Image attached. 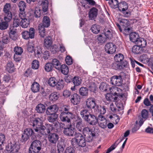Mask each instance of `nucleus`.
Returning <instances> with one entry per match:
<instances>
[{"label": "nucleus", "mask_w": 153, "mask_h": 153, "mask_svg": "<svg viewBox=\"0 0 153 153\" xmlns=\"http://www.w3.org/2000/svg\"><path fill=\"white\" fill-rule=\"evenodd\" d=\"M122 65L121 64V62H117L113 63L112 65V67L115 70H120L122 69Z\"/></svg>", "instance_id": "a18cd8bd"}, {"label": "nucleus", "mask_w": 153, "mask_h": 153, "mask_svg": "<svg viewBox=\"0 0 153 153\" xmlns=\"http://www.w3.org/2000/svg\"><path fill=\"white\" fill-rule=\"evenodd\" d=\"M8 23L6 21L2 22L0 24V29L4 30L7 29L9 26Z\"/></svg>", "instance_id": "8fccbe9b"}, {"label": "nucleus", "mask_w": 153, "mask_h": 153, "mask_svg": "<svg viewBox=\"0 0 153 153\" xmlns=\"http://www.w3.org/2000/svg\"><path fill=\"white\" fill-rule=\"evenodd\" d=\"M16 146L17 145H16V143L15 142H13V143L10 142L6 146V150L9 152H11L14 149H16Z\"/></svg>", "instance_id": "b1692460"}, {"label": "nucleus", "mask_w": 153, "mask_h": 153, "mask_svg": "<svg viewBox=\"0 0 153 153\" xmlns=\"http://www.w3.org/2000/svg\"><path fill=\"white\" fill-rule=\"evenodd\" d=\"M52 65V63H46L45 67V71L48 72L51 71L53 68Z\"/></svg>", "instance_id": "680f3d73"}, {"label": "nucleus", "mask_w": 153, "mask_h": 153, "mask_svg": "<svg viewBox=\"0 0 153 153\" xmlns=\"http://www.w3.org/2000/svg\"><path fill=\"white\" fill-rule=\"evenodd\" d=\"M92 126L96 125L98 122V119L97 117L93 114H89V117L85 121Z\"/></svg>", "instance_id": "ddd939ff"}, {"label": "nucleus", "mask_w": 153, "mask_h": 153, "mask_svg": "<svg viewBox=\"0 0 153 153\" xmlns=\"http://www.w3.org/2000/svg\"><path fill=\"white\" fill-rule=\"evenodd\" d=\"M37 121L40 123L39 125V132L40 137L42 135H46L49 134L51 132L53 129L54 125L49 124H46L45 126L43 125V122L41 119L39 118H36Z\"/></svg>", "instance_id": "f03ea898"}, {"label": "nucleus", "mask_w": 153, "mask_h": 153, "mask_svg": "<svg viewBox=\"0 0 153 153\" xmlns=\"http://www.w3.org/2000/svg\"><path fill=\"white\" fill-rule=\"evenodd\" d=\"M71 143L73 147L75 148L78 146L84 147L86 145V142L85 137L81 133H76L75 137L71 140Z\"/></svg>", "instance_id": "7ed1b4c3"}, {"label": "nucleus", "mask_w": 153, "mask_h": 153, "mask_svg": "<svg viewBox=\"0 0 153 153\" xmlns=\"http://www.w3.org/2000/svg\"><path fill=\"white\" fill-rule=\"evenodd\" d=\"M59 98V94L56 92L51 93L49 97V100L55 102Z\"/></svg>", "instance_id": "c756f323"}, {"label": "nucleus", "mask_w": 153, "mask_h": 153, "mask_svg": "<svg viewBox=\"0 0 153 153\" xmlns=\"http://www.w3.org/2000/svg\"><path fill=\"white\" fill-rule=\"evenodd\" d=\"M42 143L39 140H35L31 143L29 153H39L41 149Z\"/></svg>", "instance_id": "423d86ee"}, {"label": "nucleus", "mask_w": 153, "mask_h": 153, "mask_svg": "<svg viewBox=\"0 0 153 153\" xmlns=\"http://www.w3.org/2000/svg\"><path fill=\"white\" fill-rule=\"evenodd\" d=\"M64 146L62 144L58 143L57 145V151L58 153L62 152L64 150Z\"/></svg>", "instance_id": "774afa93"}, {"label": "nucleus", "mask_w": 153, "mask_h": 153, "mask_svg": "<svg viewBox=\"0 0 153 153\" xmlns=\"http://www.w3.org/2000/svg\"><path fill=\"white\" fill-rule=\"evenodd\" d=\"M109 3L113 8H115L118 7L119 3L117 0H111Z\"/></svg>", "instance_id": "13d9d810"}, {"label": "nucleus", "mask_w": 153, "mask_h": 153, "mask_svg": "<svg viewBox=\"0 0 153 153\" xmlns=\"http://www.w3.org/2000/svg\"><path fill=\"white\" fill-rule=\"evenodd\" d=\"M116 49V45L112 42L108 43L105 46V50L108 54L114 53L115 52Z\"/></svg>", "instance_id": "f8f14e48"}, {"label": "nucleus", "mask_w": 153, "mask_h": 153, "mask_svg": "<svg viewBox=\"0 0 153 153\" xmlns=\"http://www.w3.org/2000/svg\"><path fill=\"white\" fill-rule=\"evenodd\" d=\"M63 132L65 135L70 137L76 135V133L75 131V128L72 127L71 123L66 125V128L64 129Z\"/></svg>", "instance_id": "1a4fd4ad"}, {"label": "nucleus", "mask_w": 153, "mask_h": 153, "mask_svg": "<svg viewBox=\"0 0 153 153\" xmlns=\"http://www.w3.org/2000/svg\"><path fill=\"white\" fill-rule=\"evenodd\" d=\"M50 24V20L49 17L47 16H44L42 20V25H40L39 26V32L41 37L44 38L45 35V27H48Z\"/></svg>", "instance_id": "20e7f679"}, {"label": "nucleus", "mask_w": 153, "mask_h": 153, "mask_svg": "<svg viewBox=\"0 0 153 153\" xmlns=\"http://www.w3.org/2000/svg\"><path fill=\"white\" fill-rule=\"evenodd\" d=\"M135 44H136L137 45L145 49L147 42L144 39L142 38H139L138 39H137Z\"/></svg>", "instance_id": "412c9836"}, {"label": "nucleus", "mask_w": 153, "mask_h": 153, "mask_svg": "<svg viewBox=\"0 0 153 153\" xmlns=\"http://www.w3.org/2000/svg\"><path fill=\"white\" fill-rule=\"evenodd\" d=\"M94 112L96 114H104L106 112V106L104 105H96L94 108Z\"/></svg>", "instance_id": "a211bd4d"}, {"label": "nucleus", "mask_w": 153, "mask_h": 153, "mask_svg": "<svg viewBox=\"0 0 153 153\" xmlns=\"http://www.w3.org/2000/svg\"><path fill=\"white\" fill-rule=\"evenodd\" d=\"M19 25H21V21L20 19L15 17L14 18L13 24L11 26L16 28L18 27Z\"/></svg>", "instance_id": "09e8293b"}, {"label": "nucleus", "mask_w": 153, "mask_h": 153, "mask_svg": "<svg viewBox=\"0 0 153 153\" xmlns=\"http://www.w3.org/2000/svg\"><path fill=\"white\" fill-rule=\"evenodd\" d=\"M91 30L94 33L97 34L100 31V27L96 24H94L92 25Z\"/></svg>", "instance_id": "ea45409f"}, {"label": "nucleus", "mask_w": 153, "mask_h": 153, "mask_svg": "<svg viewBox=\"0 0 153 153\" xmlns=\"http://www.w3.org/2000/svg\"><path fill=\"white\" fill-rule=\"evenodd\" d=\"M40 85L39 84L36 82H34L32 85L31 90L34 93H37L39 90Z\"/></svg>", "instance_id": "bb28decb"}, {"label": "nucleus", "mask_w": 153, "mask_h": 153, "mask_svg": "<svg viewBox=\"0 0 153 153\" xmlns=\"http://www.w3.org/2000/svg\"><path fill=\"white\" fill-rule=\"evenodd\" d=\"M29 37L30 39H33L35 36V29L31 27L28 31Z\"/></svg>", "instance_id": "e2e57ef3"}, {"label": "nucleus", "mask_w": 153, "mask_h": 153, "mask_svg": "<svg viewBox=\"0 0 153 153\" xmlns=\"http://www.w3.org/2000/svg\"><path fill=\"white\" fill-rule=\"evenodd\" d=\"M29 122L30 125L33 126V129L35 131L30 128H27L24 130V132H25L27 135L30 137L35 136L36 137V136L38 137H40L39 132V125L40 124V123L38 121H37L36 118H30Z\"/></svg>", "instance_id": "f257e3e1"}, {"label": "nucleus", "mask_w": 153, "mask_h": 153, "mask_svg": "<svg viewBox=\"0 0 153 153\" xmlns=\"http://www.w3.org/2000/svg\"><path fill=\"white\" fill-rule=\"evenodd\" d=\"M104 34L106 38L108 39H111L113 35V33L111 30L107 29H105Z\"/></svg>", "instance_id": "4c0bfd02"}, {"label": "nucleus", "mask_w": 153, "mask_h": 153, "mask_svg": "<svg viewBox=\"0 0 153 153\" xmlns=\"http://www.w3.org/2000/svg\"><path fill=\"white\" fill-rule=\"evenodd\" d=\"M42 2V9L44 12H47L48 10V0H44Z\"/></svg>", "instance_id": "37998d69"}, {"label": "nucleus", "mask_w": 153, "mask_h": 153, "mask_svg": "<svg viewBox=\"0 0 153 153\" xmlns=\"http://www.w3.org/2000/svg\"><path fill=\"white\" fill-rule=\"evenodd\" d=\"M18 6L19 10H25V8L26 7V3L23 1H20L19 2Z\"/></svg>", "instance_id": "de8ad7c7"}, {"label": "nucleus", "mask_w": 153, "mask_h": 153, "mask_svg": "<svg viewBox=\"0 0 153 153\" xmlns=\"http://www.w3.org/2000/svg\"><path fill=\"white\" fill-rule=\"evenodd\" d=\"M84 126L82 122V120L80 117H77L76 121V128L79 131H82Z\"/></svg>", "instance_id": "f3484780"}, {"label": "nucleus", "mask_w": 153, "mask_h": 153, "mask_svg": "<svg viewBox=\"0 0 153 153\" xmlns=\"http://www.w3.org/2000/svg\"><path fill=\"white\" fill-rule=\"evenodd\" d=\"M98 10L96 8L93 7L91 8L89 12L88 16L91 20H94L97 15Z\"/></svg>", "instance_id": "aec40b11"}, {"label": "nucleus", "mask_w": 153, "mask_h": 153, "mask_svg": "<svg viewBox=\"0 0 153 153\" xmlns=\"http://www.w3.org/2000/svg\"><path fill=\"white\" fill-rule=\"evenodd\" d=\"M13 51L15 54L21 55L23 52V49L20 47L17 46L14 48Z\"/></svg>", "instance_id": "864d4df0"}, {"label": "nucleus", "mask_w": 153, "mask_h": 153, "mask_svg": "<svg viewBox=\"0 0 153 153\" xmlns=\"http://www.w3.org/2000/svg\"><path fill=\"white\" fill-rule=\"evenodd\" d=\"M111 83L113 85L117 86L122 85L123 83L122 76L120 75H114L111 78Z\"/></svg>", "instance_id": "6e6552de"}, {"label": "nucleus", "mask_w": 153, "mask_h": 153, "mask_svg": "<svg viewBox=\"0 0 153 153\" xmlns=\"http://www.w3.org/2000/svg\"><path fill=\"white\" fill-rule=\"evenodd\" d=\"M31 65L32 68L33 69H38L39 66V62L37 60L34 59Z\"/></svg>", "instance_id": "6e6d98bb"}, {"label": "nucleus", "mask_w": 153, "mask_h": 153, "mask_svg": "<svg viewBox=\"0 0 153 153\" xmlns=\"http://www.w3.org/2000/svg\"><path fill=\"white\" fill-rule=\"evenodd\" d=\"M60 69L61 72L65 75H67L69 71L68 67L65 64L62 65Z\"/></svg>", "instance_id": "f704fd0d"}, {"label": "nucleus", "mask_w": 153, "mask_h": 153, "mask_svg": "<svg viewBox=\"0 0 153 153\" xmlns=\"http://www.w3.org/2000/svg\"><path fill=\"white\" fill-rule=\"evenodd\" d=\"M119 144V143H117V141H116L107 149V151L105 153H109L115 149Z\"/></svg>", "instance_id": "bf43d9fd"}, {"label": "nucleus", "mask_w": 153, "mask_h": 153, "mask_svg": "<svg viewBox=\"0 0 153 153\" xmlns=\"http://www.w3.org/2000/svg\"><path fill=\"white\" fill-rule=\"evenodd\" d=\"M89 90L90 91L94 92L97 88L96 84L94 82H91L89 84V85L87 86Z\"/></svg>", "instance_id": "c03bdc74"}, {"label": "nucleus", "mask_w": 153, "mask_h": 153, "mask_svg": "<svg viewBox=\"0 0 153 153\" xmlns=\"http://www.w3.org/2000/svg\"><path fill=\"white\" fill-rule=\"evenodd\" d=\"M128 7V5L126 2L125 1H122L119 3L118 8L120 11L122 12L127 10Z\"/></svg>", "instance_id": "5701e85b"}, {"label": "nucleus", "mask_w": 153, "mask_h": 153, "mask_svg": "<svg viewBox=\"0 0 153 153\" xmlns=\"http://www.w3.org/2000/svg\"><path fill=\"white\" fill-rule=\"evenodd\" d=\"M58 110V107L56 105H51L46 108V113L47 114L56 113Z\"/></svg>", "instance_id": "dca6fc26"}, {"label": "nucleus", "mask_w": 153, "mask_h": 153, "mask_svg": "<svg viewBox=\"0 0 153 153\" xmlns=\"http://www.w3.org/2000/svg\"><path fill=\"white\" fill-rule=\"evenodd\" d=\"M90 114V113L88 111V110L86 109H83L80 111L81 116L85 121L89 117V114Z\"/></svg>", "instance_id": "393cba45"}, {"label": "nucleus", "mask_w": 153, "mask_h": 153, "mask_svg": "<svg viewBox=\"0 0 153 153\" xmlns=\"http://www.w3.org/2000/svg\"><path fill=\"white\" fill-rule=\"evenodd\" d=\"M107 85L105 83H101L99 86V88L102 91L106 92L108 90V86H107Z\"/></svg>", "instance_id": "5fc2aeb1"}, {"label": "nucleus", "mask_w": 153, "mask_h": 153, "mask_svg": "<svg viewBox=\"0 0 153 153\" xmlns=\"http://www.w3.org/2000/svg\"><path fill=\"white\" fill-rule=\"evenodd\" d=\"M7 70L9 73H12L14 71L15 67L13 63L11 61H9L7 64Z\"/></svg>", "instance_id": "7c9ffc66"}, {"label": "nucleus", "mask_w": 153, "mask_h": 153, "mask_svg": "<svg viewBox=\"0 0 153 153\" xmlns=\"http://www.w3.org/2000/svg\"><path fill=\"white\" fill-rule=\"evenodd\" d=\"M11 8V4L9 3H7L4 5L3 8V11L4 13L11 12L10 11Z\"/></svg>", "instance_id": "052dcab7"}, {"label": "nucleus", "mask_w": 153, "mask_h": 153, "mask_svg": "<svg viewBox=\"0 0 153 153\" xmlns=\"http://www.w3.org/2000/svg\"><path fill=\"white\" fill-rule=\"evenodd\" d=\"M48 138L51 143L56 145L59 139V136L56 133H51L48 134Z\"/></svg>", "instance_id": "2eb2a0df"}, {"label": "nucleus", "mask_w": 153, "mask_h": 153, "mask_svg": "<svg viewBox=\"0 0 153 153\" xmlns=\"http://www.w3.org/2000/svg\"><path fill=\"white\" fill-rule=\"evenodd\" d=\"M30 23L29 21L27 18L22 19L21 21V26L23 28L27 27Z\"/></svg>", "instance_id": "e433bc0d"}, {"label": "nucleus", "mask_w": 153, "mask_h": 153, "mask_svg": "<svg viewBox=\"0 0 153 153\" xmlns=\"http://www.w3.org/2000/svg\"><path fill=\"white\" fill-rule=\"evenodd\" d=\"M42 10L39 8H36L34 12V16L36 18H39L41 15Z\"/></svg>", "instance_id": "69168bd1"}, {"label": "nucleus", "mask_w": 153, "mask_h": 153, "mask_svg": "<svg viewBox=\"0 0 153 153\" xmlns=\"http://www.w3.org/2000/svg\"><path fill=\"white\" fill-rule=\"evenodd\" d=\"M16 29L13 27L10 26L9 29V35L11 38L13 40H15L16 38L14 37H12V35H14L16 33Z\"/></svg>", "instance_id": "79ce46f5"}, {"label": "nucleus", "mask_w": 153, "mask_h": 153, "mask_svg": "<svg viewBox=\"0 0 153 153\" xmlns=\"http://www.w3.org/2000/svg\"><path fill=\"white\" fill-rule=\"evenodd\" d=\"M124 58L123 55L121 53L117 54L114 57L115 61L119 62H121L123 60Z\"/></svg>", "instance_id": "c9c22d12"}, {"label": "nucleus", "mask_w": 153, "mask_h": 153, "mask_svg": "<svg viewBox=\"0 0 153 153\" xmlns=\"http://www.w3.org/2000/svg\"><path fill=\"white\" fill-rule=\"evenodd\" d=\"M140 59L142 62L143 63H147L149 61V58L147 54L142 55L140 57Z\"/></svg>", "instance_id": "603ef678"}, {"label": "nucleus", "mask_w": 153, "mask_h": 153, "mask_svg": "<svg viewBox=\"0 0 153 153\" xmlns=\"http://www.w3.org/2000/svg\"><path fill=\"white\" fill-rule=\"evenodd\" d=\"M1 39V42L4 44H7L10 42V39L7 35H3Z\"/></svg>", "instance_id": "4d7b16f0"}, {"label": "nucleus", "mask_w": 153, "mask_h": 153, "mask_svg": "<svg viewBox=\"0 0 153 153\" xmlns=\"http://www.w3.org/2000/svg\"><path fill=\"white\" fill-rule=\"evenodd\" d=\"M35 56L40 58L42 56V48L39 46H37L35 48L34 50Z\"/></svg>", "instance_id": "cd10ccee"}, {"label": "nucleus", "mask_w": 153, "mask_h": 153, "mask_svg": "<svg viewBox=\"0 0 153 153\" xmlns=\"http://www.w3.org/2000/svg\"><path fill=\"white\" fill-rule=\"evenodd\" d=\"M45 109L46 108L45 105L41 103L37 105L36 107V111L39 113H44L45 111Z\"/></svg>", "instance_id": "a878e982"}, {"label": "nucleus", "mask_w": 153, "mask_h": 153, "mask_svg": "<svg viewBox=\"0 0 153 153\" xmlns=\"http://www.w3.org/2000/svg\"><path fill=\"white\" fill-rule=\"evenodd\" d=\"M79 92L81 95L86 96L88 94V89L86 87H82L80 88Z\"/></svg>", "instance_id": "72a5a7b5"}, {"label": "nucleus", "mask_w": 153, "mask_h": 153, "mask_svg": "<svg viewBox=\"0 0 153 153\" xmlns=\"http://www.w3.org/2000/svg\"><path fill=\"white\" fill-rule=\"evenodd\" d=\"M56 88L58 90H61L63 88L64 85V81L62 79H59L56 83Z\"/></svg>", "instance_id": "49530a36"}, {"label": "nucleus", "mask_w": 153, "mask_h": 153, "mask_svg": "<svg viewBox=\"0 0 153 153\" xmlns=\"http://www.w3.org/2000/svg\"><path fill=\"white\" fill-rule=\"evenodd\" d=\"M52 44V40L51 39H45L44 40V45L48 49L51 47Z\"/></svg>", "instance_id": "58836bf2"}, {"label": "nucleus", "mask_w": 153, "mask_h": 153, "mask_svg": "<svg viewBox=\"0 0 153 153\" xmlns=\"http://www.w3.org/2000/svg\"><path fill=\"white\" fill-rule=\"evenodd\" d=\"M72 82L74 85L78 86L81 84L82 80L80 77L76 76L73 78Z\"/></svg>", "instance_id": "2f4dec72"}, {"label": "nucleus", "mask_w": 153, "mask_h": 153, "mask_svg": "<svg viewBox=\"0 0 153 153\" xmlns=\"http://www.w3.org/2000/svg\"><path fill=\"white\" fill-rule=\"evenodd\" d=\"M53 67L57 70H59L61 67V63L59 61L56 59H53L51 63Z\"/></svg>", "instance_id": "c85d7f7f"}, {"label": "nucleus", "mask_w": 153, "mask_h": 153, "mask_svg": "<svg viewBox=\"0 0 153 153\" xmlns=\"http://www.w3.org/2000/svg\"><path fill=\"white\" fill-rule=\"evenodd\" d=\"M95 129L91 128H90L87 126L84 128L82 131L83 134L86 137L88 142L91 141L93 137H95L96 133L95 131Z\"/></svg>", "instance_id": "39448f33"}, {"label": "nucleus", "mask_w": 153, "mask_h": 153, "mask_svg": "<svg viewBox=\"0 0 153 153\" xmlns=\"http://www.w3.org/2000/svg\"><path fill=\"white\" fill-rule=\"evenodd\" d=\"M86 105L88 109H91L96 107V103L95 99L92 97L88 98L86 101Z\"/></svg>", "instance_id": "4468645a"}, {"label": "nucleus", "mask_w": 153, "mask_h": 153, "mask_svg": "<svg viewBox=\"0 0 153 153\" xmlns=\"http://www.w3.org/2000/svg\"><path fill=\"white\" fill-rule=\"evenodd\" d=\"M54 77L50 78L48 80V84L52 87L55 86L56 84L57 81Z\"/></svg>", "instance_id": "3c124183"}, {"label": "nucleus", "mask_w": 153, "mask_h": 153, "mask_svg": "<svg viewBox=\"0 0 153 153\" xmlns=\"http://www.w3.org/2000/svg\"><path fill=\"white\" fill-rule=\"evenodd\" d=\"M29 137L26 134L23 132V133L21 137V141L22 142H25L27 141V140L29 138Z\"/></svg>", "instance_id": "338daca9"}, {"label": "nucleus", "mask_w": 153, "mask_h": 153, "mask_svg": "<svg viewBox=\"0 0 153 153\" xmlns=\"http://www.w3.org/2000/svg\"><path fill=\"white\" fill-rule=\"evenodd\" d=\"M139 36L135 32L131 33L129 36L130 40L134 43L139 38Z\"/></svg>", "instance_id": "473e14b6"}, {"label": "nucleus", "mask_w": 153, "mask_h": 153, "mask_svg": "<svg viewBox=\"0 0 153 153\" xmlns=\"http://www.w3.org/2000/svg\"><path fill=\"white\" fill-rule=\"evenodd\" d=\"M141 116L145 120L148 117V112L146 109H143L141 111Z\"/></svg>", "instance_id": "0e129e2a"}, {"label": "nucleus", "mask_w": 153, "mask_h": 153, "mask_svg": "<svg viewBox=\"0 0 153 153\" xmlns=\"http://www.w3.org/2000/svg\"><path fill=\"white\" fill-rule=\"evenodd\" d=\"M4 20L5 21L9 22L12 18V14L11 12L4 13Z\"/></svg>", "instance_id": "a19ab883"}, {"label": "nucleus", "mask_w": 153, "mask_h": 153, "mask_svg": "<svg viewBox=\"0 0 153 153\" xmlns=\"http://www.w3.org/2000/svg\"><path fill=\"white\" fill-rule=\"evenodd\" d=\"M120 24L123 30V33L126 35L130 33V29L128 27L129 23L128 20L127 19H122L120 21Z\"/></svg>", "instance_id": "9d476101"}, {"label": "nucleus", "mask_w": 153, "mask_h": 153, "mask_svg": "<svg viewBox=\"0 0 153 153\" xmlns=\"http://www.w3.org/2000/svg\"><path fill=\"white\" fill-rule=\"evenodd\" d=\"M50 116L47 117L48 120L50 123H53L55 128H57L59 122L58 121V115L56 113L47 114Z\"/></svg>", "instance_id": "9b49d317"}, {"label": "nucleus", "mask_w": 153, "mask_h": 153, "mask_svg": "<svg viewBox=\"0 0 153 153\" xmlns=\"http://www.w3.org/2000/svg\"><path fill=\"white\" fill-rule=\"evenodd\" d=\"M80 100V96L77 94H74L71 96V102L74 105H76L79 104Z\"/></svg>", "instance_id": "6ab92c4d"}, {"label": "nucleus", "mask_w": 153, "mask_h": 153, "mask_svg": "<svg viewBox=\"0 0 153 153\" xmlns=\"http://www.w3.org/2000/svg\"><path fill=\"white\" fill-rule=\"evenodd\" d=\"M132 51L133 53L135 54H139L143 52H145L146 50L143 48L135 45L132 47Z\"/></svg>", "instance_id": "4be33fe9"}, {"label": "nucleus", "mask_w": 153, "mask_h": 153, "mask_svg": "<svg viewBox=\"0 0 153 153\" xmlns=\"http://www.w3.org/2000/svg\"><path fill=\"white\" fill-rule=\"evenodd\" d=\"M73 114L72 113H61L59 117L61 122L67 123L69 124L71 123V119L73 117Z\"/></svg>", "instance_id": "0eeeda50"}]
</instances>
